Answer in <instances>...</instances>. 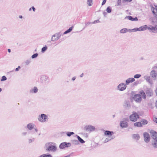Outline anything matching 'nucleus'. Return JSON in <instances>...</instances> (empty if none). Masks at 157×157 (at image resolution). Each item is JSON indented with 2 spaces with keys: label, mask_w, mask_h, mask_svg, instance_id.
<instances>
[{
  "label": "nucleus",
  "mask_w": 157,
  "mask_h": 157,
  "mask_svg": "<svg viewBox=\"0 0 157 157\" xmlns=\"http://www.w3.org/2000/svg\"><path fill=\"white\" fill-rule=\"evenodd\" d=\"M132 32V29H127V32Z\"/></svg>",
  "instance_id": "obj_49"
},
{
  "label": "nucleus",
  "mask_w": 157,
  "mask_h": 157,
  "mask_svg": "<svg viewBox=\"0 0 157 157\" xmlns=\"http://www.w3.org/2000/svg\"><path fill=\"white\" fill-rule=\"evenodd\" d=\"M30 60H26L25 62V63H26V65L29 64L30 63Z\"/></svg>",
  "instance_id": "obj_45"
},
{
  "label": "nucleus",
  "mask_w": 157,
  "mask_h": 157,
  "mask_svg": "<svg viewBox=\"0 0 157 157\" xmlns=\"http://www.w3.org/2000/svg\"><path fill=\"white\" fill-rule=\"evenodd\" d=\"M85 129L87 131H90V132H92L94 131L95 130V127L91 125H88L85 126Z\"/></svg>",
  "instance_id": "obj_12"
},
{
  "label": "nucleus",
  "mask_w": 157,
  "mask_h": 157,
  "mask_svg": "<svg viewBox=\"0 0 157 157\" xmlns=\"http://www.w3.org/2000/svg\"><path fill=\"white\" fill-rule=\"evenodd\" d=\"M139 118V115L135 112H133L132 113V114L129 117V119L130 121L134 122L137 121V119Z\"/></svg>",
  "instance_id": "obj_8"
},
{
  "label": "nucleus",
  "mask_w": 157,
  "mask_h": 157,
  "mask_svg": "<svg viewBox=\"0 0 157 157\" xmlns=\"http://www.w3.org/2000/svg\"><path fill=\"white\" fill-rule=\"evenodd\" d=\"M77 138L78 140V141L81 143H85V141L82 139L80 136L77 135Z\"/></svg>",
  "instance_id": "obj_31"
},
{
  "label": "nucleus",
  "mask_w": 157,
  "mask_h": 157,
  "mask_svg": "<svg viewBox=\"0 0 157 157\" xmlns=\"http://www.w3.org/2000/svg\"><path fill=\"white\" fill-rule=\"evenodd\" d=\"M132 32L133 31L134 32H136V31H139V28H135L133 29H132Z\"/></svg>",
  "instance_id": "obj_39"
},
{
  "label": "nucleus",
  "mask_w": 157,
  "mask_h": 157,
  "mask_svg": "<svg viewBox=\"0 0 157 157\" xmlns=\"http://www.w3.org/2000/svg\"><path fill=\"white\" fill-rule=\"evenodd\" d=\"M19 17L20 18H22V16L21 15H19Z\"/></svg>",
  "instance_id": "obj_59"
},
{
  "label": "nucleus",
  "mask_w": 157,
  "mask_h": 157,
  "mask_svg": "<svg viewBox=\"0 0 157 157\" xmlns=\"http://www.w3.org/2000/svg\"><path fill=\"white\" fill-rule=\"evenodd\" d=\"M115 115H113V117H115Z\"/></svg>",
  "instance_id": "obj_64"
},
{
  "label": "nucleus",
  "mask_w": 157,
  "mask_h": 157,
  "mask_svg": "<svg viewBox=\"0 0 157 157\" xmlns=\"http://www.w3.org/2000/svg\"><path fill=\"white\" fill-rule=\"evenodd\" d=\"M48 78V77L47 76L43 75L41 76L40 79L42 81H46L47 80Z\"/></svg>",
  "instance_id": "obj_23"
},
{
  "label": "nucleus",
  "mask_w": 157,
  "mask_h": 157,
  "mask_svg": "<svg viewBox=\"0 0 157 157\" xmlns=\"http://www.w3.org/2000/svg\"><path fill=\"white\" fill-rule=\"evenodd\" d=\"M38 54L37 53H35L33 54L31 56L32 59L35 58L37 57Z\"/></svg>",
  "instance_id": "obj_37"
},
{
  "label": "nucleus",
  "mask_w": 157,
  "mask_h": 157,
  "mask_svg": "<svg viewBox=\"0 0 157 157\" xmlns=\"http://www.w3.org/2000/svg\"><path fill=\"white\" fill-rule=\"evenodd\" d=\"M150 133L152 139V145L154 147L157 148V133L155 131L151 130L150 132Z\"/></svg>",
  "instance_id": "obj_3"
},
{
  "label": "nucleus",
  "mask_w": 157,
  "mask_h": 157,
  "mask_svg": "<svg viewBox=\"0 0 157 157\" xmlns=\"http://www.w3.org/2000/svg\"><path fill=\"white\" fill-rule=\"evenodd\" d=\"M144 79L146 81L149 82L150 84L152 85L153 84L152 81L151 79V78L150 76L147 75H145L144 77Z\"/></svg>",
  "instance_id": "obj_17"
},
{
  "label": "nucleus",
  "mask_w": 157,
  "mask_h": 157,
  "mask_svg": "<svg viewBox=\"0 0 157 157\" xmlns=\"http://www.w3.org/2000/svg\"><path fill=\"white\" fill-rule=\"evenodd\" d=\"M127 121H128V118H124L120 122V126L122 128H124L127 127L128 126Z\"/></svg>",
  "instance_id": "obj_7"
},
{
  "label": "nucleus",
  "mask_w": 157,
  "mask_h": 157,
  "mask_svg": "<svg viewBox=\"0 0 157 157\" xmlns=\"http://www.w3.org/2000/svg\"><path fill=\"white\" fill-rule=\"evenodd\" d=\"M144 59V58L143 57H141L140 58L139 60H143Z\"/></svg>",
  "instance_id": "obj_54"
},
{
  "label": "nucleus",
  "mask_w": 157,
  "mask_h": 157,
  "mask_svg": "<svg viewBox=\"0 0 157 157\" xmlns=\"http://www.w3.org/2000/svg\"><path fill=\"white\" fill-rule=\"evenodd\" d=\"M114 138V137H108L105 139L104 142L105 143L107 142H108L113 139Z\"/></svg>",
  "instance_id": "obj_27"
},
{
  "label": "nucleus",
  "mask_w": 157,
  "mask_h": 157,
  "mask_svg": "<svg viewBox=\"0 0 157 157\" xmlns=\"http://www.w3.org/2000/svg\"><path fill=\"white\" fill-rule=\"evenodd\" d=\"M100 22V21L98 20H95L93 22L91 23L92 24H96V23H98Z\"/></svg>",
  "instance_id": "obj_44"
},
{
  "label": "nucleus",
  "mask_w": 157,
  "mask_h": 157,
  "mask_svg": "<svg viewBox=\"0 0 157 157\" xmlns=\"http://www.w3.org/2000/svg\"><path fill=\"white\" fill-rule=\"evenodd\" d=\"M7 79V78L5 76H2V79H1V81H5Z\"/></svg>",
  "instance_id": "obj_40"
},
{
  "label": "nucleus",
  "mask_w": 157,
  "mask_h": 157,
  "mask_svg": "<svg viewBox=\"0 0 157 157\" xmlns=\"http://www.w3.org/2000/svg\"><path fill=\"white\" fill-rule=\"evenodd\" d=\"M35 131L36 132H37L38 131V130L36 128H35Z\"/></svg>",
  "instance_id": "obj_61"
},
{
  "label": "nucleus",
  "mask_w": 157,
  "mask_h": 157,
  "mask_svg": "<svg viewBox=\"0 0 157 157\" xmlns=\"http://www.w3.org/2000/svg\"><path fill=\"white\" fill-rule=\"evenodd\" d=\"M61 36V32H59L53 35L51 38V40L54 42L57 40Z\"/></svg>",
  "instance_id": "obj_6"
},
{
  "label": "nucleus",
  "mask_w": 157,
  "mask_h": 157,
  "mask_svg": "<svg viewBox=\"0 0 157 157\" xmlns=\"http://www.w3.org/2000/svg\"><path fill=\"white\" fill-rule=\"evenodd\" d=\"M142 122V124L144 125L146 124L147 123V121L146 120H143Z\"/></svg>",
  "instance_id": "obj_38"
},
{
  "label": "nucleus",
  "mask_w": 157,
  "mask_h": 157,
  "mask_svg": "<svg viewBox=\"0 0 157 157\" xmlns=\"http://www.w3.org/2000/svg\"><path fill=\"white\" fill-rule=\"evenodd\" d=\"M147 25H145L143 26H141L139 27V31H143L146 30L147 29Z\"/></svg>",
  "instance_id": "obj_19"
},
{
  "label": "nucleus",
  "mask_w": 157,
  "mask_h": 157,
  "mask_svg": "<svg viewBox=\"0 0 157 157\" xmlns=\"http://www.w3.org/2000/svg\"><path fill=\"white\" fill-rule=\"evenodd\" d=\"M151 10L154 16L156 18V20H157V6H155V8L154 7L151 8Z\"/></svg>",
  "instance_id": "obj_14"
},
{
  "label": "nucleus",
  "mask_w": 157,
  "mask_h": 157,
  "mask_svg": "<svg viewBox=\"0 0 157 157\" xmlns=\"http://www.w3.org/2000/svg\"><path fill=\"white\" fill-rule=\"evenodd\" d=\"M146 94L147 96H151L153 95L152 91L150 89L147 90L146 92Z\"/></svg>",
  "instance_id": "obj_21"
},
{
  "label": "nucleus",
  "mask_w": 157,
  "mask_h": 157,
  "mask_svg": "<svg viewBox=\"0 0 157 157\" xmlns=\"http://www.w3.org/2000/svg\"><path fill=\"white\" fill-rule=\"evenodd\" d=\"M144 141L146 143L148 142L150 140V136L148 133L145 132L144 133Z\"/></svg>",
  "instance_id": "obj_13"
},
{
  "label": "nucleus",
  "mask_w": 157,
  "mask_h": 157,
  "mask_svg": "<svg viewBox=\"0 0 157 157\" xmlns=\"http://www.w3.org/2000/svg\"><path fill=\"white\" fill-rule=\"evenodd\" d=\"M125 18H128L129 20L132 21H137L138 20V18L136 17L135 18H133L130 16H127Z\"/></svg>",
  "instance_id": "obj_18"
},
{
  "label": "nucleus",
  "mask_w": 157,
  "mask_h": 157,
  "mask_svg": "<svg viewBox=\"0 0 157 157\" xmlns=\"http://www.w3.org/2000/svg\"><path fill=\"white\" fill-rule=\"evenodd\" d=\"M142 97L144 99L146 98V95L143 90L140 91V94H135L133 97V99L136 102L140 103L142 100Z\"/></svg>",
  "instance_id": "obj_2"
},
{
  "label": "nucleus",
  "mask_w": 157,
  "mask_h": 157,
  "mask_svg": "<svg viewBox=\"0 0 157 157\" xmlns=\"http://www.w3.org/2000/svg\"><path fill=\"white\" fill-rule=\"evenodd\" d=\"M91 23H90V22H87L85 23V24L86 26L88 25H89Z\"/></svg>",
  "instance_id": "obj_52"
},
{
  "label": "nucleus",
  "mask_w": 157,
  "mask_h": 157,
  "mask_svg": "<svg viewBox=\"0 0 157 157\" xmlns=\"http://www.w3.org/2000/svg\"><path fill=\"white\" fill-rule=\"evenodd\" d=\"M127 87L126 84L124 83H121L117 86V89L121 91L125 90Z\"/></svg>",
  "instance_id": "obj_10"
},
{
  "label": "nucleus",
  "mask_w": 157,
  "mask_h": 157,
  "mask_svg": "<svg viewBox=\"0 0 157 157\" xmlns=\"http://www.w3.org/2000/svg\"><path fill=\"white\" fill-rule=\"evenodd\" d=\"M73 143L74 144H77L78 143V141L77 140H74L73 141Z\"/></svg>",
  "instance_id": "obj_43"
},
{
  "label": "nucleus",
  "mask_w": 157,
  "mask_h": 157,
  "mask_svg": "<svg viewBox=\"0 0 157 157\" xmlns=\"http://www.w3.org/2000/svg\"><path fill=\"white\" fill-rule=\"evenodd\" d=\"M154 121L156 123H157V118H155L154 119Z\"/></svg>",
  "instance_id": "obj_51"
},
{
  "label": "nucleus",
  "mask_w": 157,
  "mask_h": 157,
  "mask_svg": "<svg viewBox=\"0 0 157 157\" xmlns=\"http://www.w3.org/2000/svg\"><path fill=\"white\" fill-rule=\"evenodd\" d=\"M76 77H75V76H74V77H73L72 78V80H73V81H74L75 79H76Z\"/></svg>",
  "instance_id": "obj_53"
},
{
  "label": "nucleus",
  "mask_w": 157,
  "mask_h": 157,
  "mask_svg": "<svg viewBox=\"0 0 157 157\" xmlns=\"http://www.w3.org/2000/svg\"><path fill=\"white\" fill-rule=\"evenodd\" d=\"M48 49L47 47L46 46L43 47L41 49V52L42 53H44Z\"/></svg>",
  "instance_id": "obj_32"
},
{
  "label": "nucleus",
  "mask_w": 157,
  "mask_h": 157,
  "mask_svg": "<svg viewBox=\"0 0 157 157\" xmlns=\"http://www.w3.org/2000/svg\"><path fill=\"white\" fill-rule=\"evenodd\" d=\"M153 70H152L150 73L151 76L155 79H157V73L156 70L157 71V65L153 68Z\"/></svg>",
  "instance_id": "obj_9"
},
{
  "label": "nucleus",
  "mask_w": 157,
  "mask_h": 157,
  "mask_svg": "<svg viewBox=\"0 0 157 157\" xmlns=\"http://www.w3.org/2000/svg\"><path fill=\"white\" fill-rule=\"evenodd\" d=\"M21 68V67L20 66H19L17 68H16V69H15V71H18L19 69H20Z\"/></svg>",
  "instance_id": "obj_46"
},
{
  "label": "nucleus",
  "mask_w": 157,
  "mask_h": 157,
  "mask_svg": "<svg viewBox=\"0 0 157 157\" xmlns=\"http://www.w3.org/2000/svg\"><path fill=\"white\" fill-rule=\"evenodd\" d=\"M121 0H118L117 1V6H120L121 5Z\"/></svg>",
  "instance_id": "obj_42"
},
{
  "label": "nucleus",
  "mask_w": 157,
  "mask_h": 157,
  "mask_svg": "<svg viewBox=\"0 0 157 157\" xmlns=\"http://www.w3.org/2000/svg\"><path fill=\"white\" fill-rule=\"evenodd\" d=\"M38 91V89L36 87H34L33 89L30 90L29 92L30 93H36Z\"/></svg>",
  "instance_id": "obj_20"
},
{
  "label": "nucleus",
  "mask_w": 157,
  "mask_h": 157,
  "mask_svg": "<svg viewBox=\"0 0 157 157\" xmlns=\"http://www.w3.org/2000/svg\"><path fill=\"white\" fill-rule=\"evenodd\" d=\"M134 125L137 127H141L142 126V123L140 122H136L134 123Z\"/></svg>",
  "instance_id": "obj_28"
},
{
  "label": "nucleus",
  "mask_w": 157,
  "mask_h": 157,
  "mask_svg": "<svg viewBox=\"0 0 157 157\" xmlns=\"http://www.w3.org/2000/svg\"><path fill=\"white\" fill-rule=\"evenodd\" d=\"M92 0H88L87 1V4L89 6H91L92 5Z\"/></svg>",
  "instance_id": "obj_33"
},
{
  "label": "nucleus",
  "mask_w": 157,
  "mask_h": 157,
  "mask_svg": "<svg viewBox=\"0 0 157 157\" xmlns=\"http://www.w3.org/2000/svg\"><path fill=\"white\" fill-rule=\"evenodd\" d=\"M8 52L9 53H10L11 52V50L10 49H8Z\"/></svg>",
  "instance_id": "obj_58"
},
{
  "label": "nucleus",
  "mask_w": 157,
  "mask_h": 157,
  "mask_svg": "<svg viewBox=\"0 0 157 157\" xmlns=\"http://www.w3.org/2000/svg\"><path fill=\"white\" fill-rule=\"evenodd\" d=\"M2 90V89L1 88H0V92H1Z\"/></svg>",
  "instance_id": "obj_63"
},
{
  "label": "nucleus",
  "mask_w": 157,
  "mask_h": 157,
  "mask_svg": "<svg viewBox=\"0 0 157 157\" xmlns=\"http://www.w3.org/2000/svg\"><path fill=\"white\" fill-rule=\"evenodd\" d=\"M135 81V79L134 78H129L127 79L125 81V84L126 85H128L130 83H132Z\"/></svg>",
  "instance_id": "obj_16"
},
{
  "label": "nucleus",
  "mask_w": 157,
  "mask_h": 157,
  "mask_svg": "<svg viewBox=\"0 0 157 157\" xmlns=\"http://www.w3.org/2000/svg\"><path fill=\"white\" fill-rule=\"evenodd\" d=\"M84 76V74L83 73H82L80 75V77H82L83 76Z\"/></svg>",
  "instance_id": "obj_55"
},
{
  "label": "nucleus",
  "mask_w": 157,
  "mask_h": 157,
  "mask_svg": "<svg viewBox=\"0 0 157 157\" xmlns=\"http://www.w3.org/2000/svg\"><path fill=\"white\" fill-rule=\"evenodd\" d=\"M66 134L67 136L70 137L71 135H74V133L73 132H67L66 133Z\"/></svg>",
  "instance_id": "obj_34"
},
{
  "label": "nucleus",
  "mask_w": 157,
  "mask_h": 157,
  "mask_svg": "<svg viewBox=\"0 0 157 157\" xmlns=\"http://www.w3.org/2000/svg\"><path fill=\"white\" fill-rule=\"evenodd\" d=\"M38 119L40 122L44 123L47 121L48 120V116L43 113L38 116Z\"/></svg>",
  "instance_id": "obj_5"
},
{
  "label": "nucleus",
  "mask_w": 157,
  "mask_h": 157,
  "mask_svg": "<svg viewBox=\"0 0 157 157\" xmlns=\"http://www.w3.org/2000/svg\"><path fill=\"white\" fill-rule=\"evenodd\" d=\"M103 14L105 16V15L107 14V13L106 12H104L103 13Z\"/></svg>",
  "instance_id": "obj_56"
},
{
  "label": "nucleus",
  "mask_w": 157,
  "mask_h": 157,
  "mask_svg": "<svg viewBox=\"0 0 157 157\" xmlns=\"http://www.w3.org/2000/svg\"><path fill=\"white\" fill-rule=\"evenodd\" d=\"M141 76V75L140 74H136L134 75V78H138Z\"/></svg>",
  "instance_id": "obj_36"
},
{
  "label": "nucleus",
  "mask_w": 157,
  "mask_h": 157,
  "mask_svg": "<svg viewBox=\"0 0 157 157\" xmlns=\"http://www.w3.org/2000/svg\"><path fill=\"white\" fill-rule=\"evenodd\" d=\"M44 148L47 152H55L57 149L55 143L49 142L46 143L44 146Z\"/></svg>",
  "instance_id": "obj_1"
},
{
  "label": "nucleus",
  "mask_w": 157,
  "mask_h": 157,
  "mask_svg": "<svg viewBox=\"0 0 157 157\" xmlns=\"http://www.w3.org/2000/svg\"><path fill=\"white\" fill-rule=\"evenodd\" d=\"M34 141V139L33 138L32 139H29L28 140V142L29 144H30L32 143Z\"/></svg>",
  "instance_id": "obj_41"
},
{
  "label": "nucleus",
  "mask_w": 157,
  "mask_h": 157,
  "mask_svg": "<svg viewBox=\"0 0 157 157\" xmlns=\"http://www.w3.org/2000/svg\"><path fill=\"white\" fill-rule=\"evenodd\" d=\"M39 157H52L50 154H44L39 156Z\"/></svg>",
  "instance_id": "obj_30"
},
{
  "label": "nucleus",
  "mask_w": 157,
  "mask_h": 157,
  "mask_svg": "<svg viewBox=\"0 0 157 157\" xmlns=\"http://www.w3.org/2000/svg\"><path fill=\"white\" fill-rule=\"evenodd\" d=\"M34 126L35 125L34 124L32 123H30L28 124L27 128L31 130L33 128Z\"/></svg>",
  "instance_id": "obj_22"
},
{
  "label": "nucleus",
  "mask_w": 157,
  "mask_h": 157,
  "mask_svg": "<svg viewBox=\"0 0 157 157\" xmlns=\"http://www.w3.org/2000/svg\"><path fill=\"white\" fill-rule=\"evenodd\" d=\"M104 134L105 136H108V137H114V136H112L113 134V131L106 130Z\"/></svg>",
  "instance_id": "obj_15"
},
{
  "label": "nucleus",
  "mask_w": 157,
  "mask_h": 157,
  "mask_svg": "<svg viewBox=\"0 0 157 157\" xmlns=\"http://www.w3.org/2000/svg\"><path fill=\"white\" fill-rule=\"evenodd\" d=\"M152 24L154 26H151L150 27H148L147 29L149 30H151L152 32L157 33V20H156L155 21H152Z\"/></svg>",
  "instance_id": "obj_4"
},
{
  "label": "nucleus",
  "mask_w": 157,
  "mask_h": 157,
  "mask_svg": "<svg viewBox=\"0 0 157 157\" xmlns=\"http://www.w3.org/2000/svg\"><path fill=\"white\" fill-rule=\"evenodd\" d=\"M31 8H30L29 10V11H31Z\"/></svg>",
  "instance_id": "obj_62"
},
{
  "label": "nucleus",
  "mask_w": 157,
  "mask_h": 157,
  "mask_svg": "<svg viewBox=\"0 0 157 157\" xmlns=\"http://www.w3.org/2000/svg\"><path fill=\"white\" fill-rule=\"evenodd\" d=\"M27 134V132H23L22 133V135L23 136H25Z\"/></svg>",
  "instance_id": "obj_48"
},
{
  "label": "nucleus",
  "mask_w": 157,
  "mask_h": 157,
  "mask_svg": "<svg viewBox=\"0 0 157 157\" xmlns=\"http://www.w3.org/2000/svg\"><path fill=\"white\" fill-rule=\"evenodd\" d=\"M106 11L108 13H110L112 11V9L110 6L107 7L106 9Z\"/></svg>",
  "instance_id": "obj_35"
},
{
  "label": "nucleus",
  "mask_w": 157,
  "mask_h": 157,
  "mask_svg": "<svg viewBox=\"0 0 157 157\" xmlns=\"http://www.w3.org/2000/svg\"><path fill=\"white\" fill-rule=\"evenodd\" d=\"M71 145L70 143L65 142L61 143L59 146V147L61 149H63L65 147H70Z\"/></svg>",
  "instance_id": "obj_11"
},
{
  "label": "nucleus",
  "mask_w": 157,
  "mask_h": 157,
  "mask_svg": "<svg viewBox=\"0 0 157 157\" xmlns=\"http://www.w3.org/2000/svg\"><path fill=\"white\" fill-rule=\"evenodd\" d=\"M32 8L33 12H35L36 10V9L34 6H32Z\"/></svg>",
  "instance_id": "obj_50"
},
{
  "label": "nucleus",
  "mask_w": 157,
  "mask_h": 157,
  "mask_svg": "<svg viewBox=\"0 0 157 157\" xmlns=\"http://www.w3.org/2000/svg\"><path fill=\"white\" fill-rule=\"evenodd\" d=\"M155 106L156 108H157V101H156L155 103Z\"/></svg>",
  "instance_id": "obj_60"
},
{
  "label": "nucleus",
  "mask_w": 157,
  "mask_h": 157,
  "mask_svg": "<svg viewBox=\"0 0 157 157\" xmlns=\"http://www.w3.org/2000/svg\"><path fill=\"white\" fill-rule=\"evenodd\" d=\"M132 137L133 139L137 140H138L140 138V136L138 134H133Z\"/></svg>",
  "instance_id": "obj_25"
},
{
  "label": "nucleus",
  "mask_w": 157,
  "mask_h": 157,
  "mask_svg": "<svg viewBox=\"0 0 157 157\" xmlns=\"http://www.w3.org/2000/svg\"><path fill=\"white\" fill-rule=\"evenodd\" d=\"M124 106L125 108H129L131 107V105L130 102L128 101H126L124 103Z\"/></svg>",
  "instance_id": "obj_24"
},
{
  "label": "nucleus",
  "mask_w": 157,
  "mask_h": 157,
  "mask_svg": "<svg viewBox=\"0 0 157 157\" xmlns=\"http://www.w3.org/2000/svg\"><path fill=\"white\" fill-rule=\"evenodd\" d=\"M106 0H104L102 2V3L101 5L102 6L104 5L105 3H106Z\"/></svg>",
  "instance_id": "obj_47"
},
{
  "label": "nucleus",
  "mask_w": 157,
  "mask_h": 157,
  "mask_svg": "<svg viewBox=\"0 0 157 157\" xmlns=\"http://www.w3.org/2000/svg\"><path fill=\"white\" fill-rule=\"evenodd\" d=\"M120 33H124L127 32V29L123 28L120 30Z\"/></svg>",
  "instance_id": "obj_29"
},
{
  "label": "nucleus",
  "mask_w": 157,
  "mask_h": 157,
  "mask_svg": "<svg viewBox=\"0 0 157 157\" xmlns=\"http://www.w3.org/2000/svg\"><path fill=\"white\" fill-rule=\"evenodd\" d=\"M124 1H129V2H131L132 1V0H123Z\"/></svg>",
  "instance_id": "obj_57"
},
{
  "label": "nucleus",
  "mask_w": 157,
  "mask_h": 157,
  "mask_svg": "<svg viewBox=\"0 0 157 157\" xmlns=\"http://www.w3.org/2000/svg\"><path fill=\"white\" fill-rule=\"evenodd\" d=\"M73 26L70 27L68 30L66 31L63 33V35L67 34L70 32L72 30Z\"/></svg>",
  "instance_id": "obj_26"
}]
</instances>
